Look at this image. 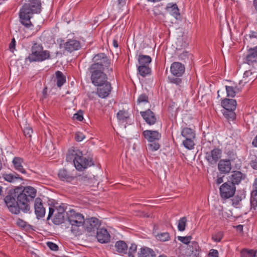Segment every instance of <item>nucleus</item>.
<instances>
[{
	"label": "nucleus",
	"mask_w": 257,
	"mask_h": 257,
	"mask_svg": "<svg viewBox=\"0 0 257 257\" xmlns=\"http://www.w3.org/2000/svg\"><path fill=\"white\" fill-rule=\"evenodd\" d=\"M36 190L31 187H18L10 192L4 198V202L9 210L14 214H19L21 211L30 213V201L36 196Z\"/></svg>",
	"instance_id": "1"
},
{
	"label": "nucleus",
	"mask_w": 257,
	"mask_h": 257,
	"mask_svg": "<svg viewBox=\"0 0 257 257\" xmlns=\"http://www.w3.org/2000/svg\"><path fill=\"white\" fill-rule=\"evenodd\" d=\"M41 11V3L39 0H31L29 3L25 4L19 13L21 23L27 28L33 25L30 21L34 14H39Z\"/></svg>",
	"instance_id": "2"
},
{
	"label": "nucleus",
	"mask_w": 257,
	"mask_h": 257,
	"mask_svg": "<svg viewBox=\"0 0 257 257\" xmlns=\"http://www.w3.org/2000/svg\"><path fill=\"white\" fill-rule=\"evenodd\" d=\"M66 159L67 162L72 161L76 170L79 171L94 165L92 157H85L81 151L74 148L68 150Z\"/></svg>",
	"instance_id": "3"
},
{
	"label": "nucleus",
	"mask_w": 257,
	"mask_h": 257,
	"mask_svg": "<svg viewBox=\"0 0 257 257\" xmlns=\"http://www.w3.org/2000/svg\"><path fill=\"white\" fill-rule=\"evenodd\" d=\"M50 57V52L48 50H43V47L41 44L35 42L31 48V53L26 60H29L31 63L42 62L49 59Z\"/></svg>",
	"instance_id": "4"
},
{
	"label": "nucleus",
	"mask_w": 257,
	"mask_h": 257,
	"mask_svg": "<svg viewBox=\"0 0 257 257\" xmlns=\"http://www.w3.org/2000/svg\"><path fill=\"white\" fill-rule=\"evenodd\" d=\"M93 63L91 64L89 68L105 70L109 75L112 72L113 69L110 67V61L105 54L101 53L95 55L93 58Z\"/></svg>",
	"instance_id": "5"
},
{
	"label": "nucleus",
	"mask_w": 257,
	"mask_h": 257,
	"mask_svg": "<svg viewBox=\"0 0 257 257\" xmlns=\"http://www.w3.org/2000/svg\"><path fill=\"white\" fill-rule=\"evenodd\" d=\"M181 136L185 139L182 142L184 147L188 150L193 149L195 146L194 140L196 137L195 131L190 127H184L181 131Z\"/></svg>",
	"instance_id": "6"
},
{
	"label": "nucleus",
	"mask_w": 257,
	"mask_h": 257,
	"mask_svg": "<svg viewBox=\"0 0 257 257\" xmlns=\"http://www.w3.org/2000/svg\"><path fill=\"white\" fill-rule=\"evenodd\" d=\"M89 70L91 73L90 79L94 85H98L107 81V75L103 72L104 70L92 68H89Z\"/></svg>",
	"instance_id": "7"
},
{
	"label": "nucleus",
	"mask_w": 257,
	"mask_h": 257,
	"mask_svg": "<svg viewBox=\"0 0 257 257\" xmlns=\"http://www.w3.org/2000/svg\"><path fill=\"white\" fill-rule=\"evenodd\" d=\"M235 191V186L228 181L223 183L219 187L220 196L225 199L233 196Z\"/></svg>",
	"instance_id": "8"
},
{
	"label": "nucleus",
	"mask_w": 257,
	"mask_h": 257,
	"mask_svg": "<svg viewBox=\"0 0 257 257\" xmlns=\"http://www.w3.org/2000/svg\"><path fill=\"white\" fill-rule=\"evenodd\" d=\"M222 156V150L215 148L211 151L205 153V159L209 165H215Z\"/></svg>",
	"instance_id": "9"
},
{
	"label": "nucleus",
	"mask_w": 257,
	"mask_h": 257,
	"mask_svg": "<svg viewBox=\"0 0 257 257\" xmlns=\"http://www.w3.org/2000/svg\"><path fill=\"white\" fill-rule=\"evenodd\" d=\"M96 86L97 87L96 93L101 98H105L108 97L112 89L111 83L108 81L96 85Z\"/></svg>",
	"instance_id": "10"
},
{
	"label": "nucleus",
	"mask_w": 257,
	"mask_h": 257,
	"mask_svg": "<svg viewBox=\"0 0 257 257\" xmlns=\"http://www.w3.org/2000/svg\"><path fill=\"white\" fill-rule=\"evenodd\" d=\"M67 214V218L70 224H84L85 219L83 215L74 210H70Z\"/></svg>",
	"instance_id": "11"
},
{
	"label": "nucleus",
	"mask_w": 257,
	"mask_h": 257,
	"mask_svg": "<svg viewBox=\"0 0 257 257\" xmlns=\"http://www.w3.org/2000/svg\"><path fill=\"white\" fill-rule=\"evenodd\" d=\"M99 225V220L95 217H92L85 220L83 226L87 232H91L94 231L95 229H97Z\"/></svg>",
	"instance_id": "12"
},
{
	"label": "nucleus",
	"mask_w": 257,
	"mask_h": 257,
	"mask_svg": "<svg viewBox=\"0 0 257 257\" xmlns=\"http://www.w3.org/2000/svg\"><path fill=\"white\" fill-rule=\"evenodd\" d=\"M244 62L249 65H253L257 63V46L248 49Z\"/></svg>",
	"instance_id": "13"
},
{
	"label": "nucleus",
	"mask_w": 257,
	"mask_h": 257,
	"mask_svg": "<svg viewBox=\"0 0 257 257\" xmlns=\"http://www.w3.org/2000/svg\"><path fill=\"white\" fill-rule=\"evenodd\" d=\"M96 238L101 243H106L110 241V235L108 231L104 228L97 229Z\"/></svg>",
	"instance_id": "14"
},
{
	"label": "nucleus",
	"mask_w": 257,
	"mask_h": 257,
	"mask_svg": "<svg viewBox=\"0 0 257 257\" xmlns=\"http://www.w3.org/2000/svg\"><path fill=\"white\" fill-rule=\"evenodd\" d=\"M171 73L176 77L182 76L185 72V67L183 64L178 62H173L170 68Z\"/></svg>",
	"instance_id": "15"
},
{
	"label": "nucleus",
	"mask_w": 257,
	"mask_h": 257,
	"mask_svg": "<svg viewBox=\"0 0 257 257\" xmlns=\"http://www.w3.org/2000/svg\"><path fill=\"white\" fill-rule=\"evenodd\" d=\"M35 212L38 219L43 217L45 214V208L44 207L41 198H36L35 200Z\"/></svg>",
	"instance_id": "16"
},
{
	"label": "nucleus",
	"mask_w": 257,
	"mask_h": 257,
	"mask_svg": "<svg viewBox=\"0 0 257 257\" xmlns=\"http://www.w3.org/2000/svg\"><path fill=\"white\" fill-rule=\"evenodd\" d=\"M257 33L255 32H251L248 35H246L243 39V43L246 45L249 49L253 46H257Z\"/></svg>",
	"instance_id": "17"
},
{
	"label": "nucleus",
	"mask_w": 257,
	"mask_h": 257,
	"mask_svg": "<svg viewBox=\"0 0 257 257\" xmlns=\"http://www.w3.org/2000/svg\"><path fill=\"white\" fill-rule=\"evenodd\" d=\"M64 47L66 51L72 52L79 50L81 48V44L79 41L69 39L64 44Z\"/></svg>",
	"instance_id": "18"
},
{
	"label": "nucleus",
	"mask_w": 257,
	"mask_h": 257,
	"mask_svg": "<svg viewBox=\"0 0 257 257\" xmlns=\"http://www.w3.org/2000/svg\"><path fill=\"white\" fill-rule=\"evenodd\" d=\"M143 135L149 142L158 141L161 138V134L156 131L146 130Z\"/></svg>",
	"instance_id": "19"
},
{
	"label": "nucleus",
	"mask_w": 257,
	"mask_h": 257,
	"mask_svg": "<svg viewBox=\"0 0 257 257\" xmlns=\"http://www.w3.org/2000/svg\"><path fill=\"white\" fill-rule=\"evenodd\" d=\"M140 114L148 124L153 125L156 122V117L155 114L150 109L145 111H141Z\"/></svg>",
	"instance_id": "20"
},
{
	"label": "nucleus",
	"mask_w": 257,
	"mask_h": 257,
	"mask_svg": "<svg viewBox=\"0 0 257 257\" xmlns=\"http://www.w3.org/2000/svg\"><path fill=\"white\" fill-rule=\"evenodd\" d=\"M245 174L242 173L240 171H236L233 172L232 174L229 176L228 181L235 186V185L240 183L242 180H244L245 178Z\"/></svg>",
	"instance_id": "21"
},
{
	"label": "nucleus",
	"mask_w": 257,
	"mask_h": 257,
	"mask_svg": "<svg viewBox=\"0 0 257 257\" xmlns=\"http://www.w3.org/2000/svg\"><path fill=\"white\" fill-rule=\"evenodd\" d=\"M218 168L221 173H228L231 169V164L229 160H221L218 164Z\"/></svg>",
	"instance_id": "22"
},
{
	"label": "nucleus",
	"mask_w": 257,
	"mask_h": 257,
	"mask_svg": "<svg viewBox=\"0 0 257 257\" xmlns=\"http://www.w3.org/2000/svg\"><path fill=\"white\" fill-rule=\"evenodd\" d=\"M58 176L63 181L70 182L74 179V177L66 169L63 168L59 171Z\"/></svg>",
	"instance_id": "23"
},
{
	"label": "nucleus",
	"mask_w": 257,
	"mask_h": 257,
	"mask_svg": "<svg viewBox=\"0 0 257 257\" xmlns=\"http://www.w3.org/2000/svg\"><path fill=\"white\" fill-rule=\"evenodd\" d=\"M163 5H158L154 7L153 12L155 17V20L159 22H163L165 18V14L162 11Z\"/></svg>",
	"instance_id": "24"
},
{
	"label": "nucleus",
	"mask_w": 257,
	"mask_h": 257,
	"mask_svg": "<svg viewBox=\"0 0 257 257\" xmlns=\"http://www.w3.org/2000/svg\"><path fill=\"white\" fill-rule=\"evenodd\" d=\"M2 177L5 181L10 183H14L24 180L23 178L16 172L4 173Z\"/></svg>",
	"instance_id": "25"
},
{
	"label": "nucleus",
	"mask_w": 257,
	"mask_h": 257,
	"mask_svg": "<svg viewBox=\"0 0 257 257\" xmlns=\"http://www.w3.org/2000/svg\"><path fill=\"white\" fill-rule=\"evenodd\" d=\"M23 162V159L20 157H15L13 160L15 169L23 174L26 175L27 171L22 165Z\"/></svg>",
	"instance_id": "26"
},
{
	"label": "nucleus",
	"mask_w": 257,
	"mask_h": 257,
	"mask_svg": "<svg viewBox=\"0 0 257 257\" xmlns=\"http://www.w3.org/2000/svg\"><path fill=\"white\" fill-rule=\"evenodd\" d=\"M116 251L119 254H124L127 253L128 246L123 240L117 241L114 245Z\"/></svg>",
	"instance_id": "27"
},
{
	"label": "nucleus",
	"mask_w": 257,
	"mask_h": 257,
	"mask_svg": "<svg viewBox=\"0 0 257 257\" xmlns=\"http://www.w3.org/2000/svg\"><path fill=\"white\" fill-rule=\"evenodd\" d=\"M65 208L64 205H59L58 206H54V207H49V211L48 216L47 217V220H49L54 212L57 213H61L62 215H65Z\"/></svg>",
	"instance_id": "28"
},
{
	"label": "nucleus",
	"mask_w": 257,
	"mask_h": 257,
	"mask_svg": "<svg viewBox=\"0 0 257 257\" xmlns=\"http://www.w3.org/2000/svg\"><path fill=\"white\" fill-rule=\"evenodd\" d=\"M166 9L176 19H178L180 16L179 10L176 4H168Z\"/></svg>",
	"instance_id": "29"
},
{
	"label": "nucleus",
	"mask_w": 257,
	"mask_h": 257,
	"mask_svg": "<svg viewBox=\"0 0 257 257\" xmlns=\"http://www.w3.org/2000/svg\"><path fill=\"white\" fill-rule=\"evenodd\" d=\"M236 104V100L232 99L224 98L221 101V106L224 109H235Z\"/></svg>",
	"instance_id": "30"
},
{
	"label": "nucleus",
	"mask_w": 257,
	"mask_h": 257,
	"mask_svg": "<svg viewBox=\"0 0 257 257\" xmlns=\"http://www.w3.org/2000/svg\"><path fill=\"white\" fill-rule=\"evenodd\" d=\"M188 249L191 252L190 255L191 257H200V247L198 242L196 241L191 242Z\"/></svg>",
	"instance_id": "31"
},
{
	"label": "nucleus",
	"mask_w": 257,
	"mask_h": 257,
	"mask_svg": "<svg viewBox=\"0 0 257 257\" xmlns=\"http://www.w3.org/2000/svg\"><path fill=\"white\" fill-rule=\"evenodd\" d=\"M253 186L254 187L255 189L251 193L250 202L251 208L255 210L257 206V188L256 187L257 186V179L255 180Z\"/></svg>",
	"instance_id": "32"
},
{
	"label": "nucleus",
	"mask_w": 257,
	"mask_h": 257,
	"mask_svg": "<svg viewBox=\"0 0 257 257\" xmlns=\"http://www.w3.org/2000/svg\"><path fill=\"white\" fill-rule=\"evenodd\" d=\"M138 257H156V254L152 249L144 247L139 251Z\"/></svg>",
	"instance_id": "33"
},
{
	"label": "nucleus",
	"mask_w": 257,
	"mask_h": 257,
	"mask_svg": "<svg viewBox=\"0 0 257 257\" xmlns=\"http://www.w3.org/2000/svg\"><path fill=\"white\" fill-rule=\"evenodd\" d=\"M257 77L256 72H252L251 70L246 71L243 74V80L244 83L253 82Z\"/></svg>",
	"instance_id": "34"
},
{
	"label": "nucleus",
	"mask_w": 257,
	"mask_h": 257,
	"mask_svg": "<svg viewBox=\"0 0 257 257\" xmlns=\"http://www.w3.org/2000/svg\"><path fill=\"white\" fill-rule=\"evenodd\" d=\"M138 60L139 65L149 66L152 61V58L148 55L140 54L138 56Z\"/></svg>",
	"instance_id": "35"
},
{
	"label": "nucleus",
	"mask_w": 257,
	"mask_h": 257,
	"mask_svg": "<svg viewBox=\"0 0 257 257\" xmlns=\"http://www.w3.org/2000/svg\"><path fill=\"white\" fill-rule=\"evenodd\" d=\"M137 69L139 74L143 77L150 75L151 73V69L149 66L139 65L138 66Z\"/></svg>",
	"instance_id": "36"
},
{
	"label": "nucleus",
	"mask_w": 257,
	"mask_h": 257,
	"mask_svg": "<svg viewBox=\"0 0 257 257\" xmlns=\"http://www.w3.org/2000/svg\"><path fill=\"white\" fill-rule=\"evenodd\" d=\"M65 219V215H62V214L54 212L52 221L54 224L60 225L64 222Z\"/></svg>",
	"instance_id": "37"
},
{
	"label": "nucleus",
	"mask_w": 257,
	"mask_h": 257,
	"mask_svg": "<svg viewBox=\"0 0 257 257\" xmlns=\"http://www.w3.org/2000/svg\"><path fill=\"white\" fill-rule=\"evenodd\" d=\"M57 79V85L61 87L66 82V77L63 73L60 71H57L55 73Z\"/></svg>",
	"instance_id": "38"
},
{
	"label": "nucleus",
	"mask_w": 257,
	"mask_h": 257,
	"mask_svg": "<svg viewBox=\"0 0 257 257\" xmlns=\"http://www.w3.org/2000/svg\"><path fill=\"white\" fill-rule=\"evenodd\" d=\"M256 252L253 249L244 248L240 251V257H256Z\"/></svg>",
	"instance_id": "39"
},
{
	"label": "nucleus",
	"mask_w": 257,
	"mask_h": 257,
	"mask_svg": "<svg viewBox=\"0 0 257 257\" xmlns=\"http://www.w3.org/2000/svg\"><path fill=\"white\" fill-rule=\"evenodd\" d=\"M224 109L223 115L228 120H233L236 118V114L234 111L235 109Z\"/></svg>",
	"instance_id": "40"
},
{
	"label": "nucleus",
	"mask_w": 257,
	"mask_h": 257,
	"mask_svg": "<svg viewBox=\"0 0 257 257\" xmlns=\"http://www.w3.org/2000/svg\"><path fill=\"white\" fill-rule=\"evenodd\" d=\"M117 117L121 122H124L129 118L128 112L125 110H119L117 113Z\"/></svg>",
	"instance_id": "41"
},
{
	"label": "nucleus",
	"mask_w": 257,
	"mask_h": 257,
	"mask_svg": "<svg viewBox=\"0 0 257 257\" xmlns=\"http://www.w3.org/2000/svg\"><path fill=\"white\" fill-rule=\"evenodd\" d=\"M225 89L227 97H233L235 96L236 93L239 91L238 89L236 87L230 86H225Z\"/></svg>",
	"instance_id": "42"
},
{
	"label": "nucleus",
	"mask_w": 257,
	"mask_h": 257,
	"mask_svg": "<svg viewBox=\"0 0 257 257\" xmlns=\"http://www.w3.org/2000/svg\"><path fill=\"white\" fill-rule=\"evenodd\" d=\"M71 225V232L75 235L77 236L81 234L80 227L83 226V224H70Z\"/></svg>",
	"instance_id": "43"
},
{
	"label": "nucleus",
	"mask_w": 257,
	"mask_h": 257,
	"mask_svg": "<svg viewBox=\"0 0 257 257\" xmlns=\"http://www.w3.org/2000/svg\"><path fill=\"white\" fill-rule=\"evenodd\" d=\"M245 197L244 194L241 193L240 194H237L232 199V205L236 207L239 204L240 202Z\"/></svg>",
	"instance_id": "44"
},
{
	"label": "nucleus",
	"mask_w": 257,
	"mask_h": 257,
	"mask_svg": "<svg viewBox=\"0 0 257 257\" xmlns=\"http://www.w3.org/2000/svg\"><path fill=\"white\" fill-rule=\"evenodd\" d=\"M156 238L161 241H166L170 239V235L168 232L159 233L156 235Z\"/></svg>",
	"instance_id": "45"
},
{
	"label": "nucleus",
	"mask_w": 257,
	"mask_h": 257,
	"mask_svg": "<svg viewBox=\"0 0 257 257\" xmlns=\"http://www.w3.org/2000/svg\"><path fill=\"white\" fill-rule=\"evenodd\" d=\"M187 219L185 217L181 218L178 221V229L180 231H183L185 229Z\"/></svg>",
	"instance_id": "46"
},
{
	"label": "nucleus",
	"mask_w": 257,
	"mask_h": 257,
	"mask_svg": "<svg viewBox=\"0 0 257 257\" xmlns=\"http://www.w3.org/2000/svg\"><path fill=\"white\" fill-rule=\"evenodd\" d=\"M128 250L127 253L128 257H134L137 250V245L135 243H132Z\"/></svg>",
	"instance_id": "47"
},
{
	"label": "nucleus",
	"mask_w": 257,
	"mask_h": 257,
	"mask_svg": "<svg viewBox=\"0 0 257 257\" xmlns=\"http://www.w3.org/2000/svg\"><path fill=\"white\" fill-rule=\"evenodd\" d=\"M160 146L158 141H154L152 142H149L148 145V149L152 152L156 151L158 150Z\"/></svg>",
	"instance_id": "48"
},
{
	"label": "nucleus",
	"mask_w": 257,
	"mask_h": 257,
	"mask_svg": "<svg viewBox=\"0 0 257 257\" xmlns=\"http://www.w3.org/2000/svg\"><path fill=\"white\" fill-rule=\"evenodd\" d=\"M250 162L249 164L251 167L257 170V156L255 155H251L249 157Z\"/></svg>",
	"instance_id": "49"
},
{
	"label": "nucleus",
	"mask_w": 257,
	"mask_h": 257,
	"mask_svg": "<svg viewBox=\"0 0 257 257\" xmlns=\"http://www.w3.org/2000/svg\"><path fill=\"white\" fill-rule=\"evenodd\" d=\"M223 236V233L221 231H219L217 233H215L212 235V239L214 241L218 242L221 241L222 237Z\"/></svg>",
	"instance_id": "50"
},
{
	"label": "nucleus",
	"mask_w": 257,
	"mask_h": 257,
	"mask_svg": "<svg viewBox=\"0 0 257 257\" xmlns=\"http://www.w3.org/2000/svg\"><path fill=\"white\" fill-rule=\"evenodd\" d=\"M169 79L170 83L175 84L179 87H181L182 84V80L181 78L177 77L176 78H169Z\"/></svg>",
	"instance_id": "51"
},
{
	"label": "nucleus",
	"mask_w": 257,
	"mask_h": 257,
	"mask_svg": "<svg viewBox=\"0 0 257 257\" xmlns=\"http://www.w3.org/2000/svg\"><path fill=\"white\" fill-rule=\"evenodd\" d=\"M192 239L191 236H178V239L182 242V243L188 244L189 243H191L190 241Z\"/></svg>",
	"instance_id": "52"
},
{
	"label": "nucleus",
	"mask_w": 257,
	"mask_h": 257,
	"mask_svg": "<svg viewBox=\"0 0 257 257\" xmlns=\"http://www.w3.org/2000/svg\"><path fill=\"white\" fill-rule=\"evenodd\" d=\"M23 133L26 137L30 139L33 133V130L29 126H26L24 128Z\"/></svg>",
	"instance_id": "53"
},
{
	"label": "nucleus",
	"mask_w": 257,
	"mask_h": 257,
	"mask_svg": "<svg viewBox=\"0 0 257 257\" xmlns=\"http://www.w3.org/2000/svg\"><path fill=\"white\" fill-rule=\"evenodd\" d=\"M148 102V97L145 94H142L140 95L137 100L138 104H140L143 102Z\"/></svg>",
	"instance_id": "54"
},
{
	"label": "nucleus",
	"mask_w": 257,
	"mask_h": 257,
	"mask_svg": "<svg viewBox=\"0 0 257 257\" xmlns=\"http://www.w3.org/2000/svg\"><path fill=\"white\" fill-rule=\"evenodd\" d=\"M47 245L52 250L57 251L58 250V246L54 242L48 241L47 242Z\"/></svg>",
	"instance_id": "55"
},
{
	"label": "nucleus",
	"mask_w": 257,
	"mask_h": 257,
	"mask_svg": "<svg viewBox=\"0 0 257 257\" xmlns=\"http://www.w3.org/2000/svg\"><path fill=\"white\" fill-rule=\"evenodd\" d=\"M73 118L78 121H82L83 119V112L79 110L77 113H75L73 115Z\"/></svg>",
	"instance_id": "56"
},
{
	"label": "nucleus",
	"mask_w": 257,
	"mask_h": 257,
	"mask_svg": "<svg viewBox=\"0 0 257 257\" xmlns=\"http://www.w3.org/2000/svg\"><path fill=\"white\" fill-rule=\"evenodd\" d=\"M85 137V135L81 132H77L75 135V139L77 142L82 141Z\"/></svg>",
	"instance_id": "57"
},
{
	"label": "nucleus",
	"mask_w": 257,
	"mask_h": 257,
	"mask_svg": "<svg viewBox=\"0 0 257 257\" xmlns=\"http://www.w3.org/2000/svg\"><path fill=\"white\" fill-rule=\"evenodd\" d=\"M17 224L22 228H25L26 226L27 222L23 219L18 218L17 221Z\"/></svg>",
	"instance_id": "58"
},
{
	"label": "nucleus",
	"mask_w": 257,
	"mask_h": 257,
	"mask_svg": "<svg viewBox=\"0 0 257 257\" xmlns=\"http://www.w3.org/2000/svg\"><path fill=\"white\" fill-rule=\"evenodd\" d=\"M208 257H218V252L217 250L212 249L208 253Z\"/></svg>",
	"instance_id": "59"
},
{
	"label": "nucleus",
	"mask_w": 257,
	"mask_h": 257,
	"mask_svg": "<svg viewBox=\"0 0 257 257\" xmlns=\"http://www.w3.org/2000/svg\"><path fill=\"white\" fill-rule=\"evenodd\" d=\"M15 46H16V41H15V38H13L12 40V41L9 45V49H10L11 51H13L14 49H15Z\"/></svg>",
	"instance_id": "60"
},
{
	"label": "nucleus",
	"mask_w": 257,
	"mask_h": 257,
	"mask_svg": "<svg viewBox=\"0 0 257 257\" xmlns=\"http://www.w3.org/2000/svg\"><path fill=\"white\" fill-rule=\"evenodd\" d=\"M188 55H189L188 52H187L186 51L183 52L182 53H181L179 56V58L180 60H183V59H185L186 58H188Z\"/></svg>",
	"instance_id": "61"
},
{
	"label": "nucleus",
	"mask_w": 257,
	"mask_h": 257,
	"mask_svg": "<svg viewBox=\"0 0 257 257\" xmlns=\"http://www.w3.org/2000/svg\"><path fill=\"white\" fill-rule=\"evenodd\" d=\"M223 177H224V176L221 177V176H219L218 175L217 177V179L215 181L216 184L218 185L220 184L221 183H223Z\"/></svg>",
	"instance_id": "62"
},
{
	"label": "nucleus",
	"mask_w": 257,
	"mask_h": 257,
	"mask_svg": "<svg viewBox=\"0 0 257 257\" xmlns=\"http://www.w3.org/2000/svg\"><path fill=\"white\" fill-rule=\"evenodd\" d=\"M234 227L238 231H242L243 230V225H238L236 226H234Z\"/></svg>",
	"instance_id": "63"
},
{
	"label": "nucleus",
	"mask_w": 257,
	"mask_h": 257,
	"mask_svg": "<svg viewBox=\"0 0 257 257\" xmlns=\"http://www.w3.org/2000/svg\"><path fill=\"white\" fill-rule=\"evenodd\" d=\"M252 144L254 147H257V135L253 140Z\"/></svg>",
	"instance_id": "64"
}]
</instances>
